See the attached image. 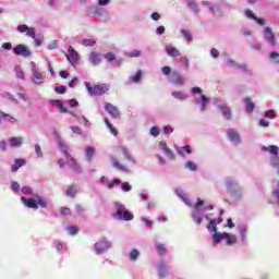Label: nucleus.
Returning a JSON list of instances; mask_svg holds the SVG:
<instances>
[{"label": "nucleus", "instance_id": "f257e3e1", "mask_svg": "<svg viewBox=\"0 0 279 279\" xmlns=\"http://www.w3.org/2000/svg\"><path fill=\"white\" fill-rule=\"evenodd\" d=\"M58 145H59V148L61 149V151L64 154L68 165L71 167V169L73 171H75L76 173H80V171H82V169L80 168V165H77V161L75 160V158H73V156H71V154H69V147L66 145H64V143L62 141H58Z\"/></svg>", "mask_w": 279, "mask_h": 279}, {"label": "nucleus", "instance_id": "f03ea898", "mask_svg": "<svg viewBox=\"0 0 279 279\" xmlns=\"http://www.w3.org/2000/svg\"><path fill=\"white\" fill-rule=\"evenodd\" d=\"M21 201L26 208H33V210H38V206H40V208H47V201L40 196H36V199L21 197Z\"/></svg>", "mask_w": 279, "mask_h": 279}, {"label": "nucleus", "instance_id": "7ed1b4c3", "mask_svg": "<svg viewBox=\"0 0 279 279\" xmlns=\"http://www.w3.org/2000/svg\"><path fill=\"white\" fill-rule=\"evenodd\" d=\"M112 218L120 219V221H132L134 215L126 210L124 205L118 204L117 211L112 214Z\"/></svg>", "mask_w": 279, "mask_h": 279}, {"label": "nucleus", "instance_id": "20e7f679", "mask_svg": "<svg viewBox=\"0 0 279 279\" xmlns=\"http://www.w3.org/2000/svg\"><path fill=\"white\" fill-rule=\"evenodd\" d=\"M85 86L89 95H106L108 90H110V86L106 84H100V85H90V83L85 82Z\"/></svg>", "mask_w": 279, "mask_h": 279}, {"label": "nucleus", "instance_id": "39448f33", "mask_svg": "<svg viewBox=\"0 0 279 279\" xmlns=\"http://www.w3.org/2000/svg\"><path fill=\"white\" fill-rule=\"evenodd\" d=\"M31 71H32V82L34 84H43V74L38 71V66H36V62H31Z\"/></svg>", "mask_w": 279, "mask_h": 279}, {"label": "nucleus", "instance_id": "423d86ee", "mask_svg": "<svg viewBox=\"0 0 279 279\" xmlns=\"http://www.w3.org/2000/svg\"><path fill=\"white\" fill-rule=\"evenodd\" d=\"M13 53H15V56H22V58H29V56H32L29 48L23 44L16 45L13 48Z\"/></svg>", "mask_w": 279, "mask_h": 279}, {"label": "nucleus", "instance_id": "0eeeda50", "mask_svg": "<svg viewBox=\"0 0 279 279\" xmlns=\"http://www.w3.org/2000/svg\"><path fill=\"white\" fill-rule=\"evenodd\" d=\"M65 58L71 64H75L77 60H80V54L76 52L75 48L73 46H70L68 49V53L65 54Z\"/></svg>", "mask_w": 279, "mask_h": 279}, {"label": "nucleus", "instance_id": "6e6552de", "mask_svg": "<svg viewBox=\"0 0 279 279\" xmlns=\"http://www.w3.org/2000/svg\"><path fill=\"white\" fill-rule=\"evenodd\" d=\"M17 32H20V34H25L26 32V36L36 38V29L34 27H28L26 24L19 25Z\"/></svg>", "mask_w": 279, "mask_h": 279}, {"label": "nucleus", "instance_id": "1a4fd4ad", "mask_svg": "<svg viewBox=\"0 0 279 279\" xmlns=\"http://www.w3.org/2000/svg\"><path fill=\"white\" fill-rule=\"evenodd\" d=\"M171 82L172 84H175V86H184V76H182V74H180V72L178 71H173L171 73Z\"/></svg>", "mask_w": 279, "mask_h": 279}, {"label": "nucleus", "instance_id": "9d476101", "mask_svg": "<svg viewBox=\"0 0 279 279\" xmlns=\"http://www.w3.org/2000/svg\"><path fill=\"white\" fill-rule=\"evenodd\" d=\"M110 242L106 241V239L100 240L95 244L96 254H101L106 250H109Z\"/></svg>", "mask_w": 279, "mask_h": 279}, {"label": "nucleus", "instance_id": "9b49d317", "mask_svg": "<svg viewBox=\"0 0 279 279\" xmlns=\"http://www.w3.org/2000/svg\"><path fill=\"white\" fill-rule=\"evenodd\" d=\"M105 110L112 117V119H119V108L110 102L105 104Z\"/></svg>", "mask_w": 279, "mask_h": 279}, {"label": "nucleus", "instance_id": "f8f14e48", "mask_svg": "<svg viewBox=\"0 0 279 279\" xmlns=\"http://www.w3.org/2000/svg\"><path fill=\"white\" fill-rule=\"evenodd\" d=\"M165 51L170 58H180V50L172 45L167 44L165 46Z\"/></svg>", "mask_w": 279, "mask_h": 279}, {"label": "nucleus", "instance_id": "ddd939ff", "mask_svg": "<svg viewBox=\"0 0 279 279\" xmlns=\"http://www.w3.org/2000/svg\"><path fill=\"white\" fill-rule=\"evenodd\" d=\"M227 134L228 140L231 141V143H241V135H239V132L234 131V129H229Z\"/></svg>", "mask_w": 279, "mask_h": 279}, {"label": "nucleus", "instance_id": "4468645a", "mask_svg": "<svg viewBox=\"0 0 279 279\" xmlns=\"http://www.w3.org/2000/svg\"><path fill=\"white\" fill-rule=\"evenodd\" d=\"M265 35H266V40L271 45L272 47H276V35H274V32H271V28L266 27L265 28Z\"/></svg>", "mask_w": 279, "mask_h": 279}, {"label": "nucleus", "instance_id": "2eb2a0df", "mask_svg": "<svg viewBox=\"0 0 279 279\" xmlns=\"http://www.w3.org/2000/svg\"><path fill=\"white\" fill-rule=\"evenodd\" d=\"M222 221H223V218H221V216L217 219L210 220L207 226V230L209 232H217V226H219V223H221Z\"/></svg>", "mask_w": 279, "mask_h": 279}, {"label": "nucleus", "instance_id": "dca6fc26", "mask_svg": "<svg viewBox=\"0 0 279 279\" xmlns=\"http://www.w3.org/2000/svg\"><path fill=\"white\" fill-rule=\"evenodd\" d=\"M159 147L165 151L166 156H169L170 160H175V155L173 154V150L167 147V142H160Z\"/></svg>", "mask_w": 279, "mask_h": 279}, {"label": "nucleus", "instance_id": "f3484780", "mask_svg": "<svg viewBox=\"0 0 279 279\" xmlns=\"http://www.w3.org/2000/svg\"><path fill=\"white\" fill-rule=\"evenodd\" d=\"M158 276L159 278H167L168 274H169V269H167V265H165V263H159L158 264Z\"/></svg>", "mask_w": 279, "mask_h": 279}, {"label": "nucleus", "instance_id": "a211bd4d", "mask_svg": "<svg viewBox=\"0 0 279 279\" xmlns=\"http://www.w3.org/2000/svg\"><path fill=\"white\" fill-rule=\"evenodd\" d=\"M89 62L93 66H97V64H101V54L97 52H92L89 56Z\"/></svg>", "mask_w": 279, "mask_h": 279}, {"label": "nucleus", "instance_id": "6ab92c4d", "mask_svg": "<svg viewBox=\"0 0 279 279\" xmlns=\"http://www.w3.org/2000/svg\"><path fill=\"white\" fill-rule=\"evenodd\" d=\"M25 159H15L14 165L11 166V171L13 173H16V171H19V169H21V167H25Z\"/></svg>", "mask_w": 279, "mask_h": 279}, {"label": "nucleus", "instance_id": "aec40b11", "mask_svg": "<svg viewBox=\"0 0 279 279\" xmlns=\"http://www.w3.org/2000/svg\"><path fill=\"white\" fill-rule=\"evenodd\" d=\"M219 108H220V110H221L222 116L225 117V119H226L227 121H230V120L232 119V110H230L229 107L223 106V105L219 106Z\"/></svg>", "mask_w": 279, "mask_h": 279}, {"label": "nucleus", "instance_id": "412c9836", "mask_svg": "<svg viewBox=\"0 0 279 279\" xmlns=\"http://www.w3.org/2000/svg\"><path fill=\"white\" fill-rule=\"evenodd\" d=\"M50 104H54V106L58 108L59 112H61L62 114L69 112V109H66V107H64V104L62 102V100H50Z\"/></svg>", "mask_w": 279, "mask_h": 279}, {"label": "nucleus", "instance_id": "4be33fe9", "mask_svg": "<svg viewBox=\"0 0 279 279\" xmlns=\"http://www.w3.org/2000/svg\"><path fill=\"white\" fill-rule=\"evenodd\" d=\"M5 121H11V123H16V119L3 111H0V123H5Z\"/></svg>", "mask_w": 279, "mask_h": 279}, {"label": "nucleus", "instance_id": "5701e85b", "mask_svg": "<svg viewBox=\"0 0 279 279\" xmlns=\"http://www.w3.org/2000/svg\"><path fill=\"white\" fill-rule=\"evenodd\" d=\"M85 156H86V160H88V162H90L95 156V147L94 146H87L85 148Z\"/></svg>", "mask_w": 279, "mask_h": 279}, {"label": "nucleus", "instance_id": "b1692460", "mask_svg": "<svg viewBox=\"0 0 279 279\" xmlns=\"http://www.w3.org/2000/svg\"><path fill=\"white\" fill-rule=\"evenodd\" d=\"M9 143L12 147H21L23 145V137H11Z\"/></svg>", "mask_w": 279, "mask_h": 279}, {"label": "nucleus", "instance_id": "393cba45", "mask_svg": "<svg viewBox=\"0 0 279 279\" xmlns=\"http://www.w3.org/2000/svg\"><path fill=\"white\" fill-rule=\"evenodd\" d=\"M113 167L118 171H122L123 173H130V169H128V167L121 165L117 159L113 160Z\"/></svg>", "mask_w": 279, "mask_h": 279}, {"label": "nucleus", "instance_id": "a878e982", "mask_svg": "<svg viewBox=\"0 0 279 279\" xmlns=\"http://www.w3.org/2000/svg\"><path fill=\"white\" fill-rule=\"evenodd\" d=\"M214 245H218V243H221L222 239H226V233H219L217 231H214Z\"/></svg>", "mask_w": 279, "mask_h": 279}, {"label": "nucleus", "instance_id": "bb28decb", "mask_svg": "<svg viewBox=\"0 0 279 279\" xmlns=\"http://www.w3.org/2000/svg\"><path fill=\"white\" fill-rule=\"evenodd\" d=\"M244 104L246 106V112L252 113L254 112V102L252 101V98L247 97L244 99Z\"/></svg>", "mask_w": 279, "mask_h": 279}, {"label": "nucleus", "instance_id": "cd10ccee", "mask_svg": "<svg viewBox=\"0 0 279 279\" xmlns=\"http://www.w3.org/2000/svg\"><path fill=\"white\" fill-rule=\"evenodd\" d=\"M76 194H77V186L75 185L69 186L65 191V195H68V197H75Z\"/></svg>", "mask_w": 279, "mask_h": 279}, {"label": "nucleus", "instance_id": "c85d7f7f", "mask_svg": "<svg viewBox=\"0 0 279 279\" xmlns=\"http://www.w3.org/2000/svg\"><path fill=\"white\" fill-rule=\"evenodd\" d=\"M225 239H227V245H234L236 243V235L225 233Z\"/></svg>", "mask_w": 279, "mask_h": 279}, {"label": "nucleus", "instance_id": "c756f323", "mask_svg": "<svg viewBox=\"0 0 279 279\" xmlns=\"http://www.w3.org/2000/svg\"><path fill=\"white\" fill-rule=\"evenodd\" d=\"M105 123L108 130H110L111 134H113V136H117V134H119V131L114 128V125H112V123H110V120L105 119Z\"/></svg>", "mask_w": 279, "mask_h": 279}, {"label": "nucleus", "instance_id": "7c9ffc66", "mask_svg": "<svg viewBox=\"0 0 279 279\" xmlns=\"http://www.w3.org/2000/svg\"><path fill=\"white\" fill-rule=\"evenodd\" d=\"M201 99H202L201 110H202V112H204L206 110V106H208V104L210 102V99L208 97H206V95H204V94L201 95Z\"/></svg>", "mask_w": 279, "mask_h": 279}, {"label": "nucleus", "instance_id": "2f4dec72", "mask_svg": "<svg viewBox=\"0 0 279 279\" xmlns=\"http://www.w3.org/2000/svg\"><path fill=\"white\" fill-rule=\"evenodd\" d=\"M189 8L192 9L193 12H199V4L195 0H187Z\"/></svg>", "mask_w": 279, "mask_h": 279}, {"label": "nucleus", "instance_id": "473e14b6", "mask_svg": "<svg viewBox=\"0 0 279 279\" xmlns=\"http://www.w3.org/2000/svg\"><path fill=\"white\" fill-rule=\"evenodd\" d=\"M156 250H157L159 256H165V254H167V247L165 246V244L157 243Z\"/></svg>", "mask_w": 279, "mask_h": 279}, {"label": "nucleus", "instance_id": "72a5a7b5", "mask_svg": "<svg viewBox=\"0 0 279 279\" xmlns=\"http://www.w3.org/2000/svg\"><path fill=\"white\" fill-rule=\"evenodd\" d=\"M172 97H174L175 99H180L181 101H184V99H186L187 96L183 92H173Z\"/></svg>", "mask_w": 279, "mask_h": 279}, {"label": "nucleus", "instance_id": "f704fd0d", "mask_svg": "<svg viewBox=\"0 0 279 279\" xmlns=\"http://www.w3.org/2000/svg\"><path fill=\"white\" fill-rule=\"evenodd\" d=\"M129 258H130V260H133V262L138 260V250L133 248V250L129 253Z\"/></svg>", "mask_w": 279, "mask_h": 279}, {"label": "nucleus", "instance_id": "c9c22d12", "mask_svg": "<svg viewBox=\"0 0 279 279\" xmlns=\"http://www.w3.org/2000/svg\"><path fill=\"white\" fill-rule=\"evenodd\" d=\"M14 70H15V73H16V77L19 80H25V73H23V70L21 69L20 65H15Z\"/></svg>", "mask_w": 279, "mask_h": 279}, {"label": "nucleus", "instance_id": "e433bc0d", "mask_svg": "<svg viewBox=\"0 0 279 279\" xmlns=\"http://www.w3.org/2000/svg\"><path fill=\"white\" fill-rule=\"evenodd\" d=\"M181 34H183V36H184V38H186L187 43L193 41V35L191 34V32H189L186 29H181Z\"/></svg>", "mask_w": 279, "mask_h": 279}, {"label": "nucleus", "instance_id": "4c0bfd02", "mask_svg": "<svg viewBox=\"0 0 279 279\" xmlns=\"http://www.w3.org/2000/svg\"><path fill=\"white\" fill-rule=\"evenodd\" d=\"M141 77H143V71L138 70L134 76L131 77L132 82L137 84V82H141Z\"/></svg>", "mask_w": 279, "mask_h": 279}, {"label": "nucleus", "instance_id": "58836bf2", "mask_svg": "<svg viewBox=\"0 0 279 279\" xmlns=\"http://www.w3.org/2000/svg\"><path fill=\"white\" fill-rule=\"evenodd\" d=\"M82 45L84 47H95L96 41L94 39H83Z\"/></svg>", "mask_w": 279, "mask_h": 279}, {"label": "nucleus", "instance_id": "ea45409f", "mask_svg": "<svg viewBox=\"0 0 279 279\" xmlns=\"http://www.w3.org/2000/svg\"><path fill=\"white\" fill-rule=\"evenodd\" d=\"M66 230L69 234H71L72 236H74V234H77L80 232V229L75 226L68 227Z\"/></svg>", "mask_w": 279, "mask_h": 279}, {"label": "nucleus", "instance_id": "a19ab883", "mask_svg": "<svg viewBox=\"0 0 279 279\" xmlns=\"http://www.w3.org/2000/svg\"><path fill=\"white\" fill-rule=\"evenodd\" d=\"M186 169H189L190 171H197V166L195 165V162L193 161H187L185 163Z\"/></svg>", "mask_w": 279, "mask_h": 279}, {"label": "nucleus", "instance_id": "79ce46f5", "mask_svg": "<svg viewBox=\"0 0 279 279\" xmlns=\"http://www.w3.org/2000/svg\"><path fill=\"white\" fill-rule=\"evenodd\" d=\"M105 59L108 60V62H114V60H117V57L112 52H107L105 54Z\"/></svg>", "mask_w": 279, "mask_h": 279}, {"label": "nucleus", "instance_id": "37998d69", "mask_svg": "<svg viewBox=\"0 0 279 279\" xmlns=\"http://www.w3.org/2000/svg\"><path fill=\"white\" fill-rule=\"evenodd\" d=\"M192 217H193L195 223H197V226H201V225H202V217L199 216V214L193 213V214H192Z\"/></svg>", "mask_w": 279, "mask_h": 279}, {"label": "nucleus", "instance_id": "c03bdc74", "mask_svg": "<svg viewBox=\"0 0 279 279\" xmlns=\"http://www.w3.org/2000/svg\"><path fill=\"white\" fill-rule=\"evenodd\" d=\"M141 53H142L141 50H133V51L126 53V56L129 58H140Z\"/></svg>", "mask_w": 279, "mask_h": 279}, {"label": "nucleus", "instance_id": "a18cd8bd", "mask_svg": "<svg viewBox=\"0 0 279 279\" xmlns=\"http://www.w3.org/2000/svg\"><path fill=\"white\" fill-rule=\"evenodd\" d=\"M270 60H275L277 64H279V53L276 51L270 52L269 54Z\"/></svg>", "mask_w": 279, "mask_h": 279}, {"label": "nucleus", "instance_id": "49530a36", "mask_svg": "<svg viewBox=\"0 0 279 279\" xmlns=\"http://www.w3.org/2000/svg\"><path fill=\"white\" fill-rule=\"evenodd\" d=\"M245 14H246V17L247 19H251L252 21H255L256 20V15L254 14V12L250 9H246L245 10Z\"/></svg>", "mask_w": 279, "mask_h": 279}, {"label": "nucleus", "instance_id": "de8ad7c7", "mask_svg": "<svg viewBox=\"0 0 279 279\" xmlns=\"http://www.w3.org/2000/svg\"><path fill=\"white\" fill-rule=\"evenodd\" d=\"M265 117H266L267 119H276V111H274L272 109L267 110V111L265 112Z\"/></svg>", "mask_w": 279, "mask_h": 279}, {"label": "nucleus", "instance_id": "09e8293b", "mask_svg": "<svg viewBox=\"0 0 279 279\" xmlns=\"http://www.w3.org/2000/svg\"><path fill=\"white\" fill-rule=\"evenodd\" d=\"M54 93H57L58 95H64V93H66V87L64 86L54 87Z\"/></svg>", "mask_w": 279, "mask_h": 279}, {"label": "nucleus", "instance_id": "8fccbe9b", "mask_svg": "<svg viewBox=\"0 0 279 279\" xmlns=\"http://www.w3.org/2000/svg\"><path fill=\"white\" fill-rule=\"evenodd\" d=\"M119 184H121V179H114L112 182L108 183V189H113Z\"/></svg>", "mask_w": 279, "mask_h": 279}, {"label": "nucleus", "instance_id": "3c124183", "mask_svg": "<svg viewBox=\"0 0 279 279\" xmlns=\"http://www.w3.org/2000/svg\"><path fill=\"white\" fill-rule=\"evenodd\" d=\"M121 189L122 191H124L125 193L132 191V185H130V183L125 182L121 184Z\"/></svg>", "mask_w": 279, "mask_h": 279}, {"label": "nucleus", "instance_id": "603ef678", "mask_svg": "<svg viewBox=\"0 0 279 279\" xmlns=\"http://www.w3.org/2000/svg\"><path fill=\"white\" fill-rule=\"evenodd\" d=\"M150 134H151V136H159L160 135V130L158 129V126H153L150 129Z\"/></svg>", "mask_w": 279, "mask_h": 279}, {"label": "nucleus", "instance_id": "864d4df0", "mask_svg": "<svg viewBox=\"0 0 279 279\" xmlns=\"http://www.w3.org/2000/svg\"><path fill=\"white\" fill-rule=\"evenodd\" d=\"M22 193H23L24 195H32L33 190H32V187H29V186H24V187H22Z\"/></svg>", "mask_w": 279, "mask_h": 279}, {"label": "nucleus", "instance_id": "5fc2aeb1", "mask_svg": "<svg viewBox=\"0 0 279 279\" xmlns=\"http://www.w3.org/2000/svg\"><path fill=\"white\" fill-rule=\"evenodd\" d=\"M60 213L63 216L71 215V208H69V207H61Z\"/></svg>", "mask_w": 279, "mask_h": 279}, {"label": "nucleus", "instance_id": "6e6d98bb", "mask_svg": "<svg viewBox=\"0 0 279 279\" xmlns=\"http://www.w3.org/2000/svg\"><path fill=\"white\" fill-rule=\"evenodd\" d=\"M163 75H171V66L166 65L161 69Z\"/></svg>", "mask_w": 279, "mask_h": 279}, {"label": "nucleus", "instance_id": "4d7b16f0", "mask_svg": "<svg viewBox=\"0 0 279 279\" xmlns=\"http://www.w3.org/2000/svg\"><path fill=\"white\" fill-rule=\"evenodd\" d=\"M35 151H36L37 156H38L39 158H41V156H43V149L40 148V145H38V144L35 145Z\"/></svg>", "mask_w": 279, "mask_h": 279}, {"label": "nucleus", "instance_id": "13d9d810", "mask_svg": "<svg viewBox=\"0 0 279 279\" xmlns=\"http://www.w3.org/2000/svg\"><path fill=\"white\" fill-rule=\"evenodd\" d=\"M69 105L71 106V108H77V106H80V102L76 99H70Z\"/></svg>", "mask_w": 279, "mask_h": 279}, {"label": "nucleus", "instance_id": "bf43d9fd", "mask_svg": "<svg viewBox=\"0 0 279 279\" xmlns=\"http://www.w3.org/2000/svg\"><path fill=\"white\" fill-rule=\"evenodd\" d=\"M75 208H76V213H77L78 215H82V213H84V210H86V208H84V206H83V205H80V204H77V205L75 206Z\"/></svg>", "mask_w": 279, "mask_h": 279}, {"label": "nucleus", "instance_id": "052dcab7", "mask_svg": "<svg viewBox=\"0 0 279 279\" xmlns=\"http://www.w3.org/2000/svg\"><path fill=\"white\" fill-rule=\"evenodd\" d=\"M2 49H5L7 51H11L12 50V44L11 43L2 44Z\"/></svg>", "mask_w": 279, "mask_h": 279}, {"label": "nucleus", "instance_id": "680f3d73", "mask_svg": "<svg viewBox=\"0 0 279 279\" xmlns=\"http://www.w3.org/2000/svg\"><path fill=\"white\" fill-rule=\"evenodd\" d=\"M180 61L183 62V66H185V69H189V59L186 57H181Z\"/></svg>", "mask_w": 279, "mask_h": 279}, {"label": "nucleus", "instance_id": "e2e57ef3", "mask_svg": "<svg viewBox=\"0 0 279 279\" xmlns=\"http://www.w3.org/2000/svg\"><path fill=\"white\" fill-rule=\"evenodd\" d=\"M11 189L12 191H19V189H21V185H19V182L13 181L11 184Z\"/></svg>", "mask_w": 279, "mask_h": 279}, {"label": "nucleus", "instance_id": "0e129e2a", "mask_svg": "<svg viewBox=\"0 0 279 279\" xmlns=\"http://www.w3.org/2000/svg\"><path fill=\"white\" fill-rule=\"evenodd\" d=\"M210 56H211L213 58H219V50L213 48V49L210 50Z\"/></svg>", "mask_w": 279, "mask_h": 279}, {"label": "nucleus", "instance_id": "69168bd1", "mask_svg": "<svg viewBox=\"0 0 279 279\" xmlns=\"http://www.w3.org/2000/svg\"><path fill=\"white\" fill-rule=\"evenodd\" d=\"M71 130L74 134H82V129H80V126H71Z\"/></svg>", "mask_w": 279, "mask_h": 279}, {"label": "nucleus", "instance_id": "338daca9", "mask_svg": "<svg viewBox=\"0 0 279 279\" xmlns=\"http://www.w3.org/2000/svg\"><path fill=\"white\" fill-rule=\"evenodd\" d=\"M150 16H151L153 21H160V13H158V12L151 13Z\"/></svg>", "mask_w": 279, "mask_h": 279}, {"label": "nucleus", "instance_id": "774afa93", "mask_svg": "<svg viewBox=\"0 0 279 279\" xmlns=\"http://www.w3.org/2000/svg\"><path fill=\"white\" fill-rule=\"evenodd\" d=\"M169 132H173V128H171V125H166L163 128V134H169Z\"/></svg>", "mask_w": 279, "mask_h": 279}]
</instances>
